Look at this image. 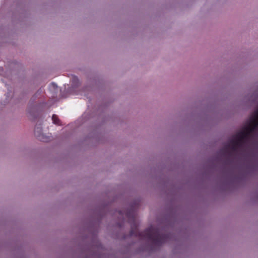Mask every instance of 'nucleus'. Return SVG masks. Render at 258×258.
<instances>
[{
	"instance_id": "1",
	"label": "nucleus",
	"mask_w": 258,
	"mask_h": 258,
	"mask_svg": "<svg viewBox=\"0 0 258 258\" xmlns=\"http://www.w3.org/2000/svg\"><path fill=\"white\" fill-rule=\"evenodd\" d=\"M130 235L139 237L140 239L150 240L156 246H161L167 239V236L166 234H161L158 228L152 226L143 232H140L137 228V226L134 224L132 226Z\"/></svg>"
},
{
	"instance_id": "2",
	"label": "nucleus",
	"mask_w": 258,
	"mask_h": 258,
	"mask_svg": "<svg viewBox=\"0 0 258 258\" xmlns=\"http://www.w3.org/2000/svg\"><path fill=\"white\" fill-rule=\"evenodd\" d=\"M248 140L245 134L240 131L233 137L229 143L225 145L220 152L223 154H230L231 152L237 151Z\"/></svg>"
},
{
	"instance_id": "3",
	"label": "nucleus",
	"mask_w": 258,
	"mask_h": 258,
	"mask_svg": "<svg viewBox=\"0 0 258 258\" xmlns=\"http://www.w3.org/2000/svg\"><path fill=\"white\" fill-rule=\"evenodd\" d=\"M258 129V126L253 122L250 118L248 124L245 126L242 131V133L245 134V136L248 139L250 137L251 135Z\"/></svg>"
},
{
	"instance_id": "4",
	"label": "nucleus",
	"mask_w": 258,
	"mask_h": 258,
	"mask_svg": "<svg viewBox=\"0 0 258 258\" xmlns=\"http://www.w3.org/2000/svg\"><path fill=\"white\" fill-rule=\"evenodd\" d=\"M34 134L38 139L42 142H47L48 138L42 133V128L41 127H36L34 130Z\"/></svg>"
},
{
	"instance_id": "5",
	"label": "nucleus",
	"mask_w": 258,
	"mask_h": 258,
	"mask_svg": "<svg viewBox=\"0 0 258 258\" xmlns=\"http://www.w3.org/2000/svg\"><path fill=\"white\" fill-rule=\"evenodd\" d=\"M250 118L252 120V122L258 126V109L254 112Z\"/></svg>"
},
{
	"instance_id": "6",
	"label": "nucleus",
	"mask_w": 258,
	"mask_h": 258,
	"mask_svg": "<svg viewBox=\"0 0 258 258\" xmlns=\"http://www.w3.org/2000/svg\"><path fill=\"white\" fill-rule=\"evenodd\" d=\"M52 120L53 121V122L55 124H57V125H60V120L59 119V118H58V116L55 115V114H53L52 116Z\"/></svg>"
},
{
	"instance_id": "7",
	"label": "nucleus",
	"mask_w": 258,
	"mask_h": 258,
	"mask_svg": "<svg viewBox=\"0 0 258 258\" xmlns=\"http://www.w3.org/2000/svg\"><path fill=\"white\" fill-rule=\"evenodd\" d=\"M126 216H127V217H130V213L127 212V213H126Z\"/></svg>"
}]
</instances>
